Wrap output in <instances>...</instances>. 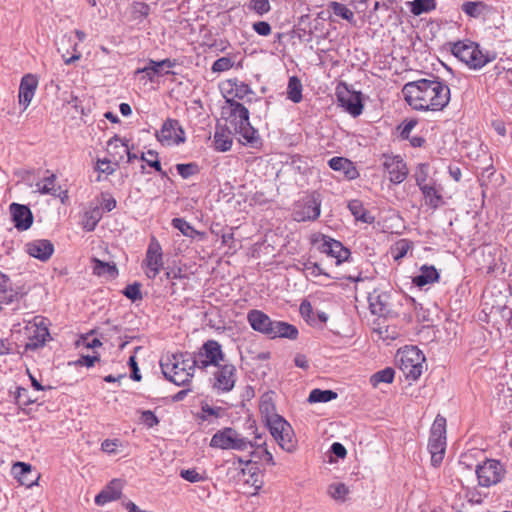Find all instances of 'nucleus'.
<instances>
[{
  "label": "nucleus",
  "mask_w": 512,
  "mask_h": 512,
  "mask_svg": "<svg viewBox=\"0 0 512 512\" xmlns=\"http://www.w3.org/2000/svg\"><path fill=\"white\" fill-rule=\"evenodd\" d=\"M475 472L479 485L483 487L496 485L505 475L504 466L494 459H486L482 464L477 465Z\"/></svg>",
  "instance_id": "nucleus-9"
},
{
  "label": "nucleus",
  "mask_w": 512,
  "mask_h": 512,
  "mask_svg": "<svg viewBox=\"0 0 512 512\" xmlns=\"http://www.w3.org/2000/svg\"><path fill=\"white\" fill-rule=\"evenodd\" d=\"M111 161L112 160L108 159H98L95 169L101 173L112 175L116 171V168L111 165Z\"/></svg>",
  "instance_id": "nucleus-59"
},
{
  "label": "nucleus",
  "mask_w": 512,
  "mask_h": 512,
  "mask_svg": "<svg viewBox=\"0 0 512 512\" xmlns=\"http://www.w3.org/2000/svg\"><path fill=\"white\" fill-rule=\"evenodd\" d=\"M453 55L470 68L479 69L496 59L495 53H484L474 42H457L451 49Z\"/></svg>",
  "instance_id": "nucleus-5"
},
{
  "label": "nucleus",
  "mask_w": 512,
  "mask_h": 512,
  "mask_svg": "<svg viewBox=\"0 0 512 512\" xmlns=\"http://www.w3.org/2000/svg\"><path fill=\"white\" fill-rule=\"evenodd\" d=\"M216 367L214 388L222 392L231 391L236 383V367L233 364H219Z\"/></svg>",
  "instance_id": "nucleus-17"
},
{
  "label": "nucleus",
  "mask_w": 512,
  "mask_h": 512,
  "mask_svg": "<svg viewBox=\"0 0 512 512\" xmlns=\"http://www.w3.org/2000/svg\"><path fill=\"white\" fill-rule=\"evenodd\" d=\"M383 167L389 175V180L394 184L402 183L408 175L407 165L399 155H384Z\"/></svg>",
  "instance_id": "nucleus-15"
},
{
  "label": "nucleus",
  "mask_w": 512,
  "mask_h": 512,
  "mask_svg": "<svg viewBox=\"0 0 512 512\" xmlns=\"http://www.w3.org/2000/svg\"><path fill=\"white\" fill-rule=\"evenodd\" d=\"M145 262L147 266L146 275L149 278L154 279L159 274L164 264L162 247L154 236L150 239V243L146 251Z\"/></svg>",
  "instance_id": "nucleus-14"
},
{
  "label": "nucleus",
  "mask_w": 512,
  "mask_h": 512,
  "mask_svg": "<svg viewBox=\"0 0 512 512\" xmlns=\"http://www.w3.org/2000/svg\"><path fill=\"white\" fill-rule=\"evenodd\" d=\"M176 170L183 179H188L200 172L199 165L195 162L177 164Z\"/></svg>",
  "instance_id": "nucleus-48"
},
{
  "label": "nucleus",
  "mask_w": 512,
  "mask_h": 512,
  "mask_svg": "<svg viewBox=\"0 0 512 512\" xmlns=\"http://www.w3.org/2000/svg\"><path fill=\"white\" fill-rule=\"evenodd\" d=\"M328 165L334 171H342L348 179H354L358 175L353 163L347 158L333 157L329 160Z\"/></svg>",
  "instance_id": "nucleus-28"
},
{
  "label": "nucleus",
  "mask_w": 512,
  "mask_h": 512,
  "mask_svg": "<svg viewBox=\"0 0 512 512\" xmlns=\"http://www.w3.org/2000/svg\"><path fill=\"white\" fill-rule=\"evenodd\" d=\"M424 355L415 347L406 349L400 357V369L407 379L417 380L423 372Z\"/></svg>",
  "instance_id": "nucleus-8"
},
{
  "label": "nucleus",
  "mask_w": 512,
  "mask_h": 512,
  "mask_svg": "<svg viewBox=\"0 0 512 512\" xmlns=\"http://www.w3.org/2000/svg\"><path fill=\"white\" fill-rule=\"evenodd\" d=\"M256 442L253 443L254 447L257 449L251 453V457L258 459L260 461H264L268 465L274 466L276 463L274 461L273 455L266 448H262L266 443L265 441L261 442V436L256 437Z\"/></svg>",
  "instance_id": "nucleus-36"
},
{
  "label": "nucleus",
  "mask_w": 512,
  "mask_h": 512,
  "mask_svg": "<svg viewBox=\"0 0 512 512\" xmlns=\"http://www.w3.org/2000/svg\"><path fill=\"white\" fill-rule=\"evenodd\" d=\"M278 445L285 451L291 453L295 451L297 446V440L295 439L293 429L291 432H285L275 439Z\"/></svg>",
  "instance_id": "nucleus-44"
},
{
  "label": "nucleus",
  "mask_w": 512,
  "mask_h": 512,
  "mask_svg": "<svg viewBox=\"0 0 512 512\" xmlns=\"http://www.w3.org/2000/svg\"><path fill=\"white\" fill-rule=\"evenodd\" d=\"M461 9L472 18L485 17L490 12V7L482 1L464 2Z\"/></svg>",
  "instance_id": "nucleus-32"
},
{
  "label": "nucleus",
  "mask_w": 512,
  "mask_h": 512,
  "mask_svg": "<svg viewBox=\"0 0 512 512\" xmlns=\"http://www.w3.org/2000/svg\"><path fill=\"white\" fill-rule=\"evenodd\" d=\"M465 498L470 504H481L483 502L482 496L477 490L467 489L465 491Z\"/></svg>",
  "instance_id": "nucleus-62"
},
{
  "label": "nucleus",
  "mask_w": 512,
  "mask_h": 512,
  "mask_svg": "<svg viewBox=\"0 0 512 512\" xmlns=\"http://www.w3.org/2000/svg\"><path fill=\"white\" fill-rule=\"evenodd\" d=\"M313 243L318 245V250L336 259V264L339 265L347 261L350 256V250L343 246L340 241H337L326 235H318L313 239Z\"/></svg>",
  "instance_id": "nucleus-12"
},
{
  "label": "nucleus",
  "mask_w": 512,
  "mask_h": 512,
  "mask_svg": "<svg viewBox=\"0 0 512 512\" xmlns=\"http://www.w3.org/2000/svg\"><path fill=\"white\" fill-rule=\"evenodd\" d=\"M428 450L431 454V464L434 467L439 466L446 451V419L441 415H437L432 424Z\"/></svg>",
  "instance_id": "nucleus-6"
},
{
  "label": "nucleus",
  "mask_w": 512,
  "mask_h": 512,
  "mask_svg": "<svg viewBox=\"0 0 512 512\" xmlns=\"http://www.w3.org/2000/svg\"><path fill=\"white\" fill-rule=\"evenodd\" d=\"M140 420L148 428H153L159 424L158 417L151 410L142 411Z\"/></svg>",
  "instance_id": "nucleus-58"
},
{
  "label": "nucleus",
  "mask_w": 512,
  "mask_h": 512,
  "mask_svg": "<svg viewBox=\"0 0 512 512\" xmlns=\"http://www.w3.org/2000/svg\"><path fill=\"white\" fill-rule=\"evenodd\" d=\"M180 476L191 483L202 482L206 480V477L203 474L197 472L196 469H186L180 471Z\"/></svg>",
  "instance_id": "nucleus-55"
},
{
  "label": "nucleus",
  "mask_w": 512,
  "mask_h": 512,
  "mask_svg": "<svg viewBox=\"0 0 512 512\" xmlns=\"http://www.w3.org/2000/svg\"><path fill=\"white\" fill-rule=\"evenodd\" d=\"M337 98L340 105L352 116L356 117L362 113L363 104L360 92H351L348 89L338 91Z\"/></svg>",
  "instance_id": "nucleus-21"
},
{
  "label": "nucleus",
  "mask_w": 512,
  "mask_h": 512,
  "mask_svg": "<svg viewBox=\"0 0 512 512\" xmlns=\"http://www.w3.org/2000/svg\"><path fill=\"white\" fill-rule=\"evenodd\" d=\"M165 378L178 386L188 384L198 367L194 354L190 352L174 353L160 362Z\"/></svg>",
  "instance_id": "nucleus-2"
},
{
  "label": "nucleus",
  "mask_w": 512,
  "mask_h": 512,
  "mask_svg": "<svg viewBox=\"0 0 512 512\" xmlns=\"http://www.w3.org/2000/svg\"><path fill=\"white\" fill-rule=\"evenodd\" d=\"M107 151L115 162V165H118L124 159L125 153H128V144L115 135L108 141Z\"/></svg>",
  "instance_id": "nucleus-27"
},
{
  "label": "nucleus",
  "mask_w": 512,
  "mask_h": 512,
  "mask_svg": "<svg viewBox=\"0 0 512 512\" xmlns=\"http://www.w3.org/2000/svg\"><path fill=\"white\" fill-rule=\"evenodd\" d=\"M425 198L426 204L436 209L443 204V197L436 189L435 184H427L419 188Z\"/></svg>",
  "instance_id": "nucleus-34"
},
{
  "label": "nucleus",
  "mask_w": 512,
  "mask_h": 512,
  "mask_svg": "<svg viewBox=\"0 0 512 512\" xmlns=\"http://www.w3.org/2000/svg\"><path fill=\"white\" fill-rule=\"evenodd\" d=\"M348 492L347 486L343 483L331 484L328 487L329 495L335 500L344 501Z\"/></svg>",
  "instance_id": "nucleus-49"
},
{
  "label": "nucleus",
  "mask_w": 512,
  "mask_h": 512,
  "mask_svg": "<svg viewBox=\"0 0 512 512\" xmlns=\"http://www.w3.org/2000/svg\"><path fill=\"white\" fill-rule=\"evenodd\" d=\"M26 252L43 262L49 260L54 253V245L47 239H36L25 245Z\"/></svg>",
  "instance_id": "nucleus-22"
},
{
  "label": "nucleus",
  "mask_w": 512,
  "mask_h": 512,
  "mask_svg": "<svg viewBox=\"0 0 512 512\" xmlns=\"http://www.w3.org/2000/svg\"><path fill=\"white\" fill-rule=\"evenodd\" d=\"M246 467L241 469L244 481L250 484L255 490H260L263 486V475L257 466V462L249 459L245 461Z\"/></svg>",
  "instance_id": "nucleus-23"
},
{
  "label": "nucleus",
  "mask_w": 512,
  "mask_h": 512,
  "mask_svg": "<svg viewBox=\"0 0 512 512\" xmlns=\"http://www.w3.org/2000/svg\"><path fill=\"white\" fill-rule=\"evenodd\" d=\"M249 9L259 15H264L270 11L271 6L268 0H251L249 2Z\"/></svg>",
  "instance_id": "nucleus-54"
},
{
  "label": "nucleus",
  "mask_w": 512,
  "mask_h": 512,
  "mask_svg": "<svg viewBox=\"0 0 512 512\" xmlns=\"http://www.w3.org/2000/svg\"><path fill=\"white\" fill-rule=\"evenodd\" d=\"M210 447L219 448L223 450H238L245 451L248 448H253L254 445L251 441L247 440L240 433L231 427H225L217 431L210 440Z\"/></svg>",
  "instance_id": "nucleus-7"
},
{
  "label": "nucleus",
  "mask_w": 512,
  "mask_h": 512,
  "mask_svg": "<svg viewBox=\"0 0 512 512\" xmlns=\"http://www.w3.org/2000/svg\"><path fill=\"white\" fill-rule=\"evenodd\" d=\"M228 108H223L222 114H226L229 110L226 120L233 126L235 133H238L247 143L255 146L260 137L258 131L250 124L249 111L241 103L235 99H227Z\"/></svg>",
  "instance_id": "nucleus-4"
},
{
  "label": "nucleus",
  "mask_w": 512,
  "mask_h": 512,
  "mask_svg": "<svg viewBox=\"0 0 512 512\" xmlns=\"http://www.w3.org/2000/svg\"><path fill=\"white\" fill-rule=\"evenodd\" d=\"M436 8L435 0H414L411 3V12L419 16L423 13H428Z\"/></svg>",
  "instance_id": "nucleus-45"
},
{
  "label": "nucleus",
  "mask_w": 512,
  "mask_h": 512,
  "mask_svg": "<svg viewBox=\"0 0 512 512\" xmlns=\"http://www.w3.org/2000/svg\"><path fill=\"white\" fill-rule=\"evenodd\" d=\"M402 93L409 106L418 111H442L450 101L449 86L434 75L406 83Z\"/></svg>",
  "instance_id": "nucleus-1"
},
{
  "label": "nucleus",
  "mask_w": 512,
  "mask_h": 512,
  "mask_svg": "<svg viewBox=\"0 0 512 512\" xmlns=\"http://www.w3.org/2000/svg\"><path fill=\"white\" fill-rule=\"evenodd\" d=\"M9 208L14 226L18 231L28 230L32 226L34 217L28 206L12 203Z\"/></svg>",
  "instance_id": "nucleus-19"
},
{
  "label": "nucleus",
  "mask_w": 512,
  "mask_h": 512,
  "mask_svg": "<svg viewBox=\"0 0 512 512\" xmlns=\"http://www.w3.org/2000/svg\"><path fill=\"white\" fill-rule=\"evenodd\" d=\"M16 399H17L18 403L22 404V405H28L35 401V400L31 399L30 397H28L27 389L21 388V387H19L17 389Z\"/></svg>",
  "instance_id": "nucleus-63"
},
{
  "label": "nucleus",
  "mask_w": 512,
  "mask_h": 512,
  "mask_svg": "<svg viewBox=\"0 0 512 512\" xmlns=\"http://www.w3.org/2000/svg\"><path fill=\"white\" fill-rule=\"evenodd\" d=\"M172 226L178 229L186 237L194 238L195 235L200 234L183 218H174L172 220Z\"/></svg>",
  "instance_id": "nucleus-46"
},
{
  "label": "nucleus",
  "mask_w": 512,
  "mask_h": 512,
  "mask_svg": "<svg viewBox=\"0 0 512 512\" xmlns=\"http://www.w3.org/2000/svg\"><path fill=\"white\" fill-rule=\"evenodd\" d=\"M193 354L200 369H206L208 366H219L225 356L219 342L212 339L204 342L198 352Z\"/></svg>",
  "instance_id": "nucleus-10"
},
{
  "label": "nucleus",
  "mask_w": 512,
  "mask_h": 512,
  "mask_svg": "<svg viewBox=\"0 0 512 512\" xmlns=\"http://www.w3.org/2000/svg\"><path fill=\"white\" fill-rule=\"evenodd\" d=\"M25 329L28 335V342L25 344L26 351H34L43 347L50 337L48 326L42 317H35Z\"/></svg>",
  "instance_id": "nucleus-11"
},
{
  "label": "nucleus",
  "mask_w": 512,
  "mask_h": 512,
  "mask_svg": "<svg viewBox=\"0 0 512 512\" xmlns=\"http://www.w3.org/2000/svg\"><path fill=\"white\" fill-rule=\"evenodd\" d=\"M12 473L22 485L27 487H31L39 478V475L32 471V466L25 462H16L12 466Z\"/></svg>",
  "instance_id": "nucleus-24"
},
{
  "label": "nucleus",
  "mask_w": 512,
  "mask_h": 512,
  "mask_svg": "<svg viewBox=\"0 0 512 512\" xmlns=\"http://www.w3.org/2000/svg\"><path fill=\"white\" fill-rule=\"evenodd\" d=\"M119 441L117 439H106L101 444V449L109 454L115 453Z\"/></svg>",
  "instance_id": "nucleus-64"
},
{
  "label": "nucleus",
  "mask_w": 512,
  "mask_h": 512,
  "mask_svg": "<svg viewBox=\"0 0 512 512\" xmlns=\"http://www.w3.org/2000/svg\"><path fill=\"white\" fill-rule=\"evenodd\" d=\"M141 160L161 173L162 176H166V172L162 170L161 163L158 159V153L156 151L148 150L147 153H142Z\"/></svg>",
  "instance_id": "nucleus-47"
},
{
  "label": "nucleus",
  "mask_w": 512,
  "mask_h": 512,
  "mask_svg": "<svg viewBox=\"0 0 512 512\" xmlns=\"http://www.w3.org/2000/svg\"><path fill=\"white\" fill-rule=\"evenodd\" d=\"M228 84L230 86L229 93H233V98H237L240 100H243L248 95L254 94L250 86L242 81H239L237 79H232L228 81Z\"/></svg>",
  "instance_id": "nucleus-37"
},
{
  "label": "nucleus",
  "mask_w": 512,
  "mask_h": 512,
  "mask_svg": "<svg viewBox=\"0 0 512 512\" xmlns=\"http://www.w3.org/2000/svg\"><path fill=\"white\" fill-rule=\"evenodd\" d=\"M122 482L118 479H114L110 482L105 489H103L96 497L95 503L97 505H104L107 502L117 500L121 497Z\"/></svg>",
  "instance_id": "nucleus-25"
},
{
  "label": "nucleus",
  "mask_w": 512,
  "mask_h": 512,
  "mask_svg": "<svg viewBox=\"0 0 512 512\" xmlns=\"http://www.w3.org/2000/svg\"><path fill=\"white\" fill-rule=\"evenodd\" d=\"M395 371L391 367H386L376 373H374L370 382L374 387H377L380 383H392L394 380Z\"/></svg>",
  "instance_id": "nucleus-41"
},
{
  "label": "nucleus",
  "mask_w": 512,
  "mask_h": 512,
  "mask_svg": "<svg viewBox=\"0 0 512 512\" xmlns=\"http://www.w3.org/2000/svg\"><path fill=\"white\" fill-rule=\"evenodd\" d=\"M233 62L229 57H221L217 59L212 65L213 72H224L232 68Z\"/></svg>",
  "instance_id": "nucleus-57"
},
{
  "label": "nucleus",
  "mask_w": 512,
  "mask_h": 512,
  "mask_svg": "<svg viewBox=\"0 0 512 512\" xmlns=\"http://www.w3.org/2000/svg\"><path fill=\"white\" fill-rule=\"evenodd\" d=\"M55 180H56V175L51 174L49 177H46L44 179L43 184H42V182H37L35 185L36 191L39 192L40 194L57 196L58 189L55 188Z\"/></svg>",
  "instance_id": "nucleus-43"
},
{
  "label": "nucleus",
  "mask_w": 512,
  "mask_h": 512,
  "mask_svg": "<svg viewBox=\"0 0 512 512\" xmlns=\"http://www.w3.org/2000/svg\"><path fill=\"white\" fill-rule=\"evenodd\" d=\"M253 30L261 35L268 36L271 33V25L266 21H258L253 24Z\"/></svg>",
  "instance_id": "nucleus-61"
},
{
  "label": "nucleus",
  "mask_w": 512,
  "mask_h": 512,
  "mask_svg": "<svg viewBox=\"0 0 512 512\" xmlns=\"http://www.w3.org/2000/svg\"><path fill=\"white\" fill-rule=\"evenodd\" d=\"M417 123L418 122L416 119H409V120H405L404 122H402L398 126V129L400 130L401 139H403V140L409 139L410 133L415 128Z\"/></svg>",
  "instance_id": "nucleus-56"
},
{
  "label": "nucleus",
  "mask_w": 512,
  "mask_h": 512,
  "mask_svg": "<svg viewBox=\"0 0 512 512\" xmlns=\"http://www.w3.org/2000/svg\"><path fill=\"white\" fill-rule=\"evenodd\" d=\"M348 208L351 214L357 221H361L363 223L371 224L374 222L375 218L372 216L367 209L364 207L363 203L358 199H353L349 201Z\"/></svg>",
  "instance_id": "nucleus-33"
},
{
  "label": "nucleus",
  "mask_w": 512,
  "mask_h": 512,
  "mask_svg": "<svg viewBox=\"0 0 512 512\" xmlns=\"http://www.w3.org/2000/svg\"><path fill=\"white\" fill-rule=\"evenodd\" d=\"M123 294L133 302L141 300L142 299V293H141V284L138 282H135L133 284H129L125 287L123 290Z\"/></svg>",
  "instance_id": "nucleus-51"
},
{
  "label": "nucleus",
  "mask_w": 512,
  "mask_h": 512,
  "mask_svg": "<svg viewBox=\"0 0 512 512\" xmlns=\"http://www.w3.org/2000/svg\"><path fill=\"white\" fill-rule=\"evenodd\" d=\"M412 243L407 239L399 240L394 247V259L399 260L406 256L408 251L411 249Z\"/></svg>",
  "instance_id": "nucleus-53"
},
{
  "label": "nucleus",
  "mask_w": 512,
  "mask_h": 512,
  "mask_svg": "<svg viewBox=\"0 0 512 512\" xmlns=\"http://www.w3.org/2000/svg\"><path fill=\"white\" fill-rule=\"evenodd\" d=\"M37 87L38 78L36 75L29 73L22 77L19 86L18 99L20 106L23 107V110H26L30 105Z\"/></svg>",
  "instance_id": "nucleus-20"
},
{
  "label": "nucleus",
  "mask_w": 512,
  "mask_h": 512,
  "mask_svg": "<svg viewBox=\"0 0 512 512\" xmlns=\"http://www.w3.org/2000/svg\"><path fill=\"white\" fill-rule=\"evenodd\" d=\"M320 202L315 198L305 201L302 209L296 212L297 221L316 220L320 216Z\"/></svg>",
  "instance_id": "nucleus-26"
},
{
  "label": "nucleus",
  "mask_w": 512,
  "mask_h": 512,
  "mask_svg": "<svg viewBox=\"0 0 512 512\" xmlns=\"http://www.w3.org/2000/svg\"><path fill=\"white\" fill-rule=\"evenodd\" d=\"M327 10L331 11L334 15L348 21L349 23L354 22V13L352 10L347 8L344 4L330 1L327 5Z\"/></svg>",
  "instance_id": "nucleus-39"
},
{
  "label": "nucleus",
  "mask_w": 512,
  "mask_h": 512,
  "mask_svg": "<svg viewBox=\"0 0 512 512\" xmlns=\"http://www.w3.org/2000/svg\"><path fill=\"white\" fill-rule=\"evenodd\" d=\"M99 360V355H82L77 361H75V365L93 367Z\"/></svg>",
  "instance_id": "nucleus-60"
},
{
  "label": "nucleus",
  "mask_w": 512,
  "mask_h": 512,
  "mask_svg": "<svg viewBox=\"0 0 512 512\" xmlns=\"http://www.w3.org/2000/svg\"><path fill=\"white\" fill-rule=\"evenodd\" d=\"M93 272L97 276H108L109 278H115L118 275V269L115 264L101 261L97 258H93Z\"/></svg>",
  "instance_id": "nucleus-35"
},
{
  "label": "nucleus",
  "mask_w": 512,
  "mask_h": 512,
  "mask_svg": "<svg viewBox=\"0 0 512 512\" xmlns=\"http://www.w3.org/2000/svg\"><path fill=\"white\" fill-rule=\"evenodd\" d=\"M177 65L176 59L166 58L160 61H155L150 59L148 61V65L143 68H138L136 70V74L143 73L147 77L149 81H154L155 76H162L175 73L170 71V68H173Z\"/></svg>",
  "instance_id": "nucleus-16"
},
{
  "label": "nucleus",
  "mask_w": 512,
  "mask_h": 512,
  "mask_svg": "<svg viewBox=\"0 0 512 512\" xmlns=\"http://www.w3.org/2000/svg\"><path fill=\"white\" fill-rule=\"evenodd\" d=\"M231 134L228 128L217 126L214 135V146L217 151L226 152L231 149L233 143Z\"/></svg>",
  "instance_id": "nucleus-30"
},
{
  "label": "nucleus",
  "mask_w": 512,
  "mask_h": 512,
  "mask_svg": "<svg viewBox=\"0 0 512 512\" xmlns=\"http://www.w3.org/2000/svg\"><path fill=\"white\" fill-rule=\"evenodd\" d=\"M157 140L163 145H179L185 142V132L179 121L168 118L164 121L161 130L155 134Z\"/></svg>",
  "instance_id": "nucleus-13"
},
{
  "label": "nucleus",
  "mask_w": 512,
  "mask_h": 512,
  "mask_svg": "<svg viewBox=\"0 0 512 512\" xmlns=\"http://www.w3.org/2000/svg\"><path fill=\"white\" fill-rule=\"evenodd\" d=\"M100 220L99 211L86 212L83 220V228L86 231H93Z\"/></svg>",
  "instance_id": "nucleus-52"
},
{
  "label": "nucleus",
  "mask_w": 512,
  "mask_h": 512,
  "mask_svg": "<svg viewBox=\"0 0 512 512\" xmlns=\"http://www.w3.org/2000/svg\"><path fill=\"white\" fill-rule=\"evenodd\" d=\"M337 398V393L332 390L313 389L308 397L310 403L329 402Z\"/></svg>",
  "instance_id": "nucleus-42"
},
{
  "label": "nucleus",
  "mask_w": 512,
  "mask_h": 512,
  "mask_svg": "<svg viewBox=\"0 0 512 512\" xmlns=\"http://www.w3.org/2000/svg\"><path fill=\"white\" fill-rule=\"evenodd\" d=\"M269 428V431L274 439L278 438L281 434L285 432H291V425L283 418H276L272 421L266 423Z\"/></svg>",
  "instance_id": "nucleus-40"
},
{
  "label": "nucleus",
  "mask_w": 512,
  "mask_h": 512,
  "mask_svg": "<svg viewBox=\"0 0 512 512\" xmlns=\"http://www.w3.org/2000/svg\"><path fill=\"white\" fill-rule=\"evenodd\" d=\"M259 409L265 423L272 421L276 418L282 417L276 412L272 396L269 393H266L261 397Z\"/></svg>",
  "instance_id": "nucleus-31"
},
{
  "label": "nucleus",
  "mask_w": 512,
  "mask_h": 512,
  "mask_svg": "<svg viewBox=\"0 0 512 512\" xmlns=\"http://www.w3.org/2000/svg\"><path fill=\"white\" fill-rule=\"evenodd\" d=\"M303 86L300 79L297 76L289 78L287 86V98L294 103H299L302 100Z\"/></svg>",
  "instance_id": "nucleus-38"
},
{
  "label": "nucleus",
  "mask_w": 512,
  "mask_h": 512,
  "mask_svg": "<svg viewBox=\"0 0 512 512\" xmlns=\"http://www.w3.org/2000/svg\"><path fill=\"white\" fill-rule=\"evenodd\" d=\"M247 321L254 331L264 334L270 339L288 338L295 340L298 337V329L294 325L272 320L261 310H250L247 314Z\"/></svg>",
  "instance_id": "nucleus-3"
},
{
  "label": "nucleus",
  "mask_w": 512,
  "mask_h": 512,
  "mask_svg": "<svg viewBox=\"0 0 512 512\" xmlns=\"http://www.w3.org/2000/svg\"><path fill=\"white\" fill-rule=\"evenodd\" d=\"M428 174H429V165L426 163H420L417 166L415 174H414L416 184L419 188L427 185L426 181L428 179Z\"/></svg>",
  "instance_id": "nucleus-50"
},
{
  "label": "nucleus",
  "mask_w": 512,
  "mask_h": 512,
  "mask_svg": "<svg viewBox=\"0 0 512 512\" xmlns=\"http://www.w3.org/2000/svg\"><path fill=\"white\" fill-rule=\"evenodd\" d=\"M389 300L390 295L385 292L374 290L370 293L368 301L372 314L378 315L379 317L393 316L395 313L392 310V305Z\"/></svg>",
  "instance_id": "nucleus-18"
},
{
  "label": "nucleus",
  "mask_w": 512,
  "mask_h": 512,
  "mask_svg": "<svg viewBox=\"0 0 512 512\" xmlns=\"http://www.w3.org/2000/svg\"><path fill=\"white\" fill-rule=\"evenodd\" d=\"M439 277V273L434 266L423 265L420 268V274L415 276L412 282L421 288L427 284L438 282Z\"/></svg>",
  "instance_id": "nucleus-29"
}]
</instances>
